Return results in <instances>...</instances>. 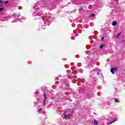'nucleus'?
Masks as SVG:
<instances>
[{"mask_svg": "<svg viewBox=\"0 0 125 125\" xmlns=\"http://www.w3.org/2000/svg\"><path fill=\"white\" fill-rule=\"evenodd\" d=\"M118 69L119 68L118 67L112 68L110 69V72H111V73H112V74H113V75H114V74H115V72H117V71H118Z\"/></svg>", "mask_w": 125, "mask_h": 125, "instance_id": "1", "label": "nucleus"}, {"mask_svg": "<svg viewBox=\"0 0 125 125\" xmlns=\"http://www.w3.org/2000/svg\"><path fill=\"white\" fill-rule=\"evenodd\" d=\"M71 115L70 114L67 115H64V119H65V120H68V119H70V117H71Z\"/></svg>", "mask_w": 125, "mask_h": 125, "instance_id": "2", "label": "nucleus"}, {"mask_svg": "<svg viewBox=\"0 0 125 125\" xmlns=\"http://www.w3.org/2000/svg\"><path fill=\"white\" fill-rule=\"evenodd\" d=\"M115 122H117V120H115L113 121H112L109 123H107V125H112V124H114V123H115Z\"/></svg>", "mask_w": 125, "mask_h": 125, "instance_id": "3", "label": "nucleus"}, {"mask_svg": "<svg viewBox=\"0 0 125 125\" xmlns=\"http://www.w3.org/2000/svg\"><path fill=\"white\" fill-rule=\"evenodd\" d=\"M117 24H118V22H117V21H113L112 22V26H116Z\"/></svg>", "mask_w": 125, "mask_h": 125, "instance_id": "4", "label": "nucleus"}, {"mask_svg": "<svg viewBox=\"0 0 125 125\" xmlns=\"http://www.w3.org/2000/svg\"><path fill=\"white\" fill-rule=\"evenodd\" d=\"M43 96L44 98V101H45V100H46V94H45V92H44Z\"/></svg>", "mask_w": 125, "mask_h": 125, "instance_id": "5", "label": "nucleus"}, {"mask_svg": "<svg viewBox=\"0 0 125 125\" xmlns=\"http://www.w3.org/2000/svg\"><path fill=\"white\" fill-rule=\"evenodd\" d=\"M94 125H98V122H97V120H94Z\"/></svg>", "mask_w": 125, "mask_h": 125, "instance_id": "6", "label": "nucleus"}, {"mask_svg": "<svg viewBox=\"0 0 125 125\" xmlns=\"http://www.w3.org/2000/svg\"><path fill=\"white\" fill-rule=\"evenodd\" d=\"M121 34H122V32H119L117 36V38H120V37H121Z\"/></svg>", "mask_w": 125, "mask_h": 125, "instance_id": "7", "label": "nucleus"}, {"mask_svg": "<svg viewBox=\"0 0 125 125\" xmlns=\"http://www.w3.org/2000/svg\"><path fill=\"white\" fill-rule=\"evenodd\" d=\"M104 45H104V44H102V45H101L100 46V48L101 49H103V48L104 47Z\"/></svg>", "mask_w": 125, "mask_h": 125, "instance_id": "8", "label": "nucleus"}, {"mask_svg": "<svg viewBox=\"0 0 125 125\" xmlns=\"http://www.w3.org/2000/svg\"><path fill=\"white\" fill-rule=\"evenodd\" d=\"M115 102L119 103V102H120V101H119V100H118L117 99H115Z\"/></svg>", "mask_w": 125, "mask_h": 125, "instance_id": "9", "label": "nucleus"}, {"mask_svg": "<svg viewBox=\"0 0 125 125\" xmlns=\"http://www.w3.org/2000/svg\"><path fill=\"white\" fill-rule=\"evenodd\" d=\"M79 11H83V7H80L79 9Z\"/></svg>", "mask_w": 125, "mask_h": 125, "instance_id": "10", "label": "nucleus"}, {"mask_svg": "<svg viewBox=\"0 0 125 125\" xmlns=\"http://www.w3.org/2000/svg\"><path fill=\"white\" fill-rule=\"evenodd\" d=\"M91 17H95V15L94 14H92L91 15Z\"/></svg>", "mask_w": 125, "mask_h": 125, "instance_id": "11", "label": "nucleus"}, {"mask_svg": "<svg viewBox=\"0 0 125 125\" xmlns=\"http://www.w3.org/2000/svg\"><path fill=\"white\" fill-rule=\"evenodd\" d=\"M3 10V8H0V12L2 11Z\"/></svg>", "mask_w": 125, "mask_h": 125, "instance_id": "12", "label": "nucleus"}, {"mask_svg": "<svg viewBox=\"0 0 125 125\" xmlns=\"http://www.w3.org/2000/svg\"><path fill=\"white\" fill-rule=\"evenodd\" d=\"M102 41L103 42L104 41V37L101 38Z\"/></svg>", "mask_w": 125, "mask_h": 125, "instance_id": "13", "label": "nucleus"}, {"mask_svg": "<svg viewBox=\"0 0 125 125\" xmlns=\"http://www.w3.org/2000/svg\"><path fill=\"white\" fill-rule=\"evenodd\" d=\"M8 2H9L8 1H6L5 2V3H8Z\"/></svg>", "mask_w": 125, "mask_h": 125, "instance_id": "14", "label": "nucleus"}, {"mask_svg": "<svg viewBox=\"0 0 125 125\" xmlns=\"http://www.w3.org/2000/svg\"><path fill=\"white\" fill-rule=\"evenodd\" d=\"M35 94H39V92H36Z\"/></svg>", "mask_w": 125, "mask_h": 125, "instance_id": "15", "label": "nucleus"}, {"mask_svg": "<svg viewBox=\"0 0 125 125\" xmlns=\"http://www.w3.org/2000/svg\"><path fill=\"white\" fill-rule=\"evenodd\" d=\"M2 1L1 0H0V3H2Z\"/></svg>", "mask_w": 125, "mask_h": 125, "instance_id": "16", "label": "nucleus"}, {"mask_svg": "<svg viewBox=\"0 0 125 125\" xmlns=\"http://www.w3.org/2000/svg\"><path fill=\"white\" fill-rule=\"evenodd\" d=\"M39 112H40V111H42V108H40L38 110Z\"/></svg>", "mask_w": 125, "mask_h": 125, "instance_id": "17", "label": "nucleus"}, {"mask_svg": "<svg viewBox=\"0 0 125 125\" xmlns=\"http://www.w3.org/2000/svg\"><path fill=\"white\" fill-rule=\"evenodd\" d=\"M69 112H70V113H72V112H73V111H69Z\"/></svg>", "mask_w": 125, "mask_h": 125, "instance_id": "18", "label": "nucleus"}, {"mask_svg": "<svg viewBox=\"0 0 125 125\" xmlns=\"http://www.w3.org/2000/svg\"><path fill=\"white\" fill-rule=\"evenodd\" d=\"M116 0V1H118V0Z\"/></svg>", "mask_w": 125, "mask_h": 125, "instance_id": "19", "label": "nucleus"}]
</instances>
